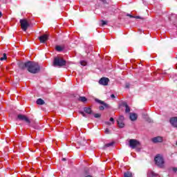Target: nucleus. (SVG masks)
Here are the masks:
<instances>
[{"mask_svg": "<svg viewBox=\"0 0 177 177\" xmlns=\"http://www.w3.org/2000/svg\"><path fill=\"white\" fill-rule=\"evenodd\" d=\"M80 114H82V115L83 117H86V114H85V113H84V112H82V111L80 112Z\"/></svg>", "mask_w": 177, "mask_h": 177, "instance_id": "obj_29", "label": "nucleus"}, {"mask_svg": "<svg viewBox=\"0 0 177 177\" xmlns=\"http://www.w3.org/2000/svg\"><path fill=\"white\" fill-rule=\"evenodd\" d=\"M126 88H129V85H126Z\"/></svg>", "mask_w": 177, "mask_h": 177, "instance_id": "obj_37", "label": "nucleus"}, {"mask_svg": "<svg viewBox=\"0 0 177 177\" xmlns=\"http://www.w3.org/2000/svg\"><path fill=\"white\" fill-rule=\"evenodd\" d=\"M124 177H132V173L131 171H126L124 174Z\"/></svg>", "mask_w": 177, "mask_h": 177, "instance_id": "obj_20", "label": "nucleus"}, {"mask_svg": "<svg viewBox=\"0 0 177 177\" xmlns=\"http://www.w3.org/2000/svg\"><path fill=\"white\" fill-rule=\"evenodd\" d=\"M56 50H57V52H62V50H63V48H62V46H57L55 47Z\"/></svg>", "mask_w": 177, "mask_h": 177, "instance_id": "obj_21", "label": "nucleus"}, {"mask_svg": "<svg viewBox=\"0 0 177 177\" xmlns=\"http://www.w3.org/2000/svg\"><path fill=\"white\" fill-rule=\"evenodd\" d=\"M169 122L174 128H177V118L174 117L170 118Z\"/></svg>", "mask_w": 177, "mask_h": 177, "instance_id": "obj_10", "label": "nucleus"}, {"mask_svg": "<svg viewBox=\"0 0 177 177\" xmlns=\"http://www.w3.org/2000/svg\"><path fill=\"white\" fill-rule=\"evenodd\" d=\"M152 142L153 143H162V142H164V138L161 136H157L152 138Z\"/></svg>", "mask_w": 177, "mask_h": 177, "instance_id": "obj_8", "label": "nucleus"}, {"mask_svg": "<svg viewBox=\"0 0 177 177\" xmlns=\"http://www.w3.org/2000/svg\"><path fill=\"white\" fill-rule=\"evenodd\" d=\"M100 1H102V2H104V0H100Z\"/></svg>", "mask_w": 177, "mask_h": 177, "instance_id": "obj_39", "label": "nucleus"}, {"mask_svg": "<svg viewBox=\"0 0 177 177\" xmlns=\"http://www.w3.org/2000/svg\"><path fill=\"white\" fill-rule=\"evenodd\" d=\"M127 16H129V17H131V19H133V17H135V16L131 15H129V14H128Z\"/></svg>", "mask_w": 177, "mask_h": 177, "instance_id": "obj_32", "label": "nucleus"}, {"mask_svg": "<svg viewBox=\"0 0 177 177\" xmlns=\"http://www.w3.org/2000/svg\"><path fill=\"white\" fill-rule=\"evenodd\" d=\"M124 116L121 115V116H120L119 118L117 120V122H120V121L124 122Z\"/></svg>", "mask_w": 177, "mask_h": 177, "instance_id": "obj_23", "label": "nucleus"}, {"mask_svg": "<svg viewBox=\"0 0 177 177\" xmlns=\"http://www.w3.org/2000/svg\"><path fill=\"white\" fill-rule=\"evenodd\" d=\"M129 146L131 149H136V147H139V146H140V142L138 140L131 139L129 141Z\"/></svg>", "mask_w": 177, "mask_h": 177, "instance_id": "obj_4", "label": "nucleus"}, {"mask_svg": "<svg viewBox=\"0 0 177 177\" xmlns=\"http://www.w3.org/2000/svg\"><path fill=\"white\" fill-rule=\"evenodd\" d=\"M37 104H40V105H42V104H45V101H44V100L41 99V98H39L37 102H36Z\"/></svg>", "mask_w": 177, "mask_h": 177, "instance_id": "obj_18", "label": "nucleus"}, {"mask_svg": "<svg viewBox=\"0 0 177 177\" xmlns=\"http://www.w3.org/2000/svg\"><path fill=\"white\" fill-rule=\"evenodd\" d=\"M111 97H112L113 99H114V98L115 97V95L114 94H112V95H111Z\"/></svg>", "mask_w": 177, "mask_h": 177, "instance_id": "obj_34", "label": "nucleus"}, {"mask_svg": "<svg viewBox=\"0 0 177 177\" xmlns=\"http://www.w3.org/2000/svg\"><path fill=\"white\" fill-rule=\"evenodd\" d=\"M19 68H21L22 70H24V68H27V62H26V63H23V62L19 63Z\"/></svg>", "mask_w": 177, "mask_h": 177, "instance_id": "obj_17", "label": "nucleus"}, {"mask_svg": "<svg viewBox=\"0 0 177 177\" xmlns=\"http://www.w3.org/2000/svg\"><path fill=\"white\" fill-rule=\"evenodd\" d=\"M118 122V125L119 127V128H124V127H125V124H124V122L120 121V122Z\"/></svg>", "mask_w": 177, "mask_h": 177, "instance_id": "obj_19", "label": "nucleus"}, {"mask_svg": "<svg viewBox=\"0 0 177 177\" xmlns=\"http://www.w3.org/2000/svg\"><path fill=\"white\" fill-rule=\"evenodd\" d=\"M155 162L156 165L160 168H164V164H165V162L164 161V158H162V156L157 155L155 157Z\"/></svg>", "mask_w": 177, "mask_h": 177, "instance_id": "obj_3", "label": "nucleus"}, {"mask_svg": "<svg viewBox=\"0 0 177 177\" xmlns=\"http://www.w3.org/2000/svg\"><path fill=\"white\" fill-rule=\"evenodd\" d=\"M147 175L148 177H160L158 174L154 173L153 171H149Z\"/></svg>", "mask_w": 177, "mask_h": 177, "instance_id": "obj_15", "label": "nucleus"}, {"mask_svg": "<svg viewBox=\"0 0 177 177\" xmlns=\"http://www.w3.org/2000/svg\"><path fill=\"white\" fill-rule=\"evenodd\" d=\"M48 35H44L42 36H40L39 39L40 42H41V44H45V42H46V41H48Z\"/></svg>", "mask_w": 177, "mask_h": 177, "instance_id": "obj_11", "label": "nucleus"}, {"mask_svg": "<svg viewBox=\"0 0 177 177\" xmlns=\"http://www.w3.org/2000/svg\"><path fill=\"white\" fill-rule=\"evenodd\" d=\"M105 124L106 125H111V122H106Z\"/></svg>", "mask_w": 177, "mask_h": 177, "instance_id": "obj_33", "label": "nucleus"}, {"mask_svg": "<svg viewBox=\"0 0 177 177\" xmlns=\"http://www.w3.org/2000/svg\"><path fill=\"white\" fill-rule=\"evenodd\" d=\"M6 59H7L6 53H4L3 55V57L0 58V60L2 62L3 60H6Z\"/></svg>", "mask_w": 177, "mask_h": 177, "instance_id": "obj_24", "label": "nucleus"}, {"mask_svg": "<svg viewBox=\"0 0 177 177\" xmlns=\"http://www.w3.org/2000/svg\"><path fill=\"white\" fill-rule=\"evenodd\" d=\"M79 100H80V102H86L87 100H86V97H80Z\"/></svg>", "mask_w": 177, "mask_h": 177, "instance_id": "obj_22", "label": "nucleus"}, {"mask_svg": "<svg viewBox=\"0 0 177 177\" xmlns=\"http://www.w3.org/2000/svg\"><path fill=\"white\" fill-rule=\"evenodd\" d=\"M122 106L126 108L125 113H129V111H131V109L129 108V106H128V104L126 102H123L122 103Z\"/></svg>", "mask_w": 177, "mask_h": 177, "instance_id": "obj_13", "label": "nucleus"}, {"mask_svg": "<svg viewBox=\"0 0 177 177\" xmlns=\"http://www.w3.org/2000/svg\"><path fill=\"white\" fill-rule=\"evenodd\" d=\"M20 24H21V28L23 31H27V28L30 27V24L28 23V21L27 19H20Z\"/></svg>", "mask_w": 177, "mask_h": 177, "instance_id": "obj_5", "label": "nucleus"}, {"mask_svg": "<svg viewBox=\"0 0 177 177\" xmlns=\"http://www.w3.org/2000/svg\"><path fill=\"white\" fill-rule=\"evenodd\" d=\"M53 66L63 67V66H66V60L63 59V58L57 57L54 59Z\"/></svg>", "mask_w": 177, "mask_h": 177, "instance_id": "obj_2", "label": "nucleus"}, {"mask_svg": "<svg viewBox=\"0 0 177 177\" xmlns=\"http://www.w3.org/2000/svg\"><path fill=\"white\" fill-rule=\"evenodd\" d=\"M84 111L86 112V114H93V111H92V109L91 107H84Z\"/></svg>", "mask_w": 177, "mask_h": 177, "instance_id": "obj_14", "label": "nucleus"}, {"mask_svg": "<svg viewBox=\"0 0 177 177\" xmlns=\"http://www.w3.org/2000/svg\"><path fill=\"white\" fill-rule=\"evenodd\" d=\"M17 118L20 121H25V122H27L28 124H30L31 122V121H30V119H28V118H27L24 115L19 114L18 115Z\"/></svg>", "mask_w": 177, "mask_h": 177, "instance_id": "obj_6", "label": "nucleus"}, {"mask_svg": "<svg viewBox=\"0 0 177 177\" xmlns=\"http://www.w3.org/2000/svg\"><path fill=\"white\" fill-rule=\"evenodd\" d=\"M169 174H176L177 168L176 167H170L168 169Z\"/></svg>", "mask_w": 177, "mask_h": 177, "instance_id": "obj_16", "label": "nucleus"}, {"mask_svg": "<svg viewBox=\"0 0 177 177\" xmlns=\"http://www.w3.org/2000/svg\"><path fill=\"white\" fill-rule=\"evenodd\" d=\"M133 19H140V17H139V16H136V17H133Z\"/></svg>", "mask_w": 177, "mask_h": 177, "instance_id": "obj_35", "label": "nucleus"}, {"mask_svg": "<svg viewBox=\"0 0 177 177\" xmlns=\"http://www.w3.org/2000/svg\"><path fill=\"white\" fill-rule=\"evenodd\" d=\"M95 102H97V103H100V104H102V106H100V110L103 111L104 110V109L109 107V105L106 103H104V102L98 99L95 100Z\"/></svg>", "mask_w": 177, "mask_h": 177, "instance_id": "obj_7", "label": "nucleus"}, {"mask_svg": "<svg viewBox=\"0 0 177 177\" xmlns=\"http://www.w3.org/2000/svg\"><path fill=\"white\" fill-rule=\"evenodd\" d=\"M0 17H2V12H0Z\"/></svg>", "mask_w": 177, "mask_h": 177, "instance_id": "obj_36", "label": "nucleus"}, {"mask_svg": "<svg viewBox=\"0 0 177 177\" xmlns=\"http://www.w3.org/2000/svg\"><path fill=\"white\" fill-rule=\"evenodd\" d=\"M105 133H110V130H109V129H106Z\"/></svg>", "mask_w": 177, "mask_h": 177, "instance_id": "obj_30", "label": "nucleus"}, {"mask_svg": "<svg viewBox=\"0 0 177 177\" xmlns=\"http://www.w3.org/2000/svg\"><path fill=\"white\" fill-rule=\"evenodd\" d=\"M62 160H63V161H66V158H63Z\"/></svg>", "mask_w": 177, "mask_h": 177, "instance_id": "obj_38", "label": "nucleus"}, {"mask_svg": "<svg viewBox=\"0 0 177 177\" xmlns=\"http://www.w3.org/2000/svg\"><path fill=\"white\" fill-rule=\"evenodd\" d=\"M111 122H113V124H114V118H111L110 120Z\"/></svg>", "mask_w": 177, "mask_h": 177, "instance_id": "obj_31", "label": "nucleus"}, {"mask_svg": "<svg viewBox=\"0 0 177 177\" xmlns=\"http://www.w3.org/2000/svg\"><path fill=\"white\" fill-rule=\"evenodd\" d=\"M26 66L28 71L32 74H37L39 72V65L37 62L29 61L27 62Z\"/></svg>", "mask_w": 177, "mask_h": 177, "instance_id": "obj_1", "label": "nucleus"}, {"mask_svg": "<svg viewBox=\"0 0 177 177\" xmlns=\"http://www.w3.org/2000/svg\"><path fill=\"white\" fill-rule=\"evenodd\" d=\"M109 78L107 77H102L100 80L99 81V84H100V85H108L109 84Z\"/></svg>", "mask_w": 177, "mask_h": 177, "instance_id": "obj_9", "label": "nucleus"}, {"mask_svg": "<svg viewBox=\"0 0 177 177\" xmlns=\"http://www.w3.org/2000/svg\"><path fill=\"white\" fill-rule=\"evenodd\" d=\"M129 118L131 121H136L138 120V114L130 113Z\"/></svg>", "mask_w": 177, "mask_h": 177, "instance_id": "obj_12", "label": "nucleus"}, {"mask_svg": "<svg viewBox=\"0 0 177 177\" xmlns=\"http://www.w3.org/2000/svg\"><path fill=\"white\" fill-rule=\"evenodd\" d=\"M80 64L82 65V66H86V61H81L80 62Z\"/></svg>", "mask_w": 177, "mask_h": 177, "instance_id": "obj_26", "label": "nucleus"}, {"mask_svg": "<svg viewBox=\"0 0 177 177\" xmlns=\"http://www.w3.org/2000/svg\"><path fill=\"white\" fill-rule=\"evenodd\" d=\"M101 23H102V26H106V24H107V22L103 20L101 21Z\"/></svg>", "mask_w": 177, "mask_h": 177, "instance_id": "obj_28", "label": "nucleus"}, {"mask_svg": "<svg viewBox=\"0 0 177 177\" xmlns=\"http://www.w3.org/2000/svg\"><path fill=\"white\" fill-rule=\"evenodd\" d=\"M95 118H100V113H95L94 114Z\"/></svg>", "mask_w": 177, "mask_h": 177, "instance_id": "obj_27", "label": "nucleus"}, {"mask_svg": "<svg viewBox=\"0 0 177 177\" xmlns=\"http://www.w3.org/2000/svg\"><path fill=\"white\" fill-rule=\"evenodd\" d=\"M114 145V142H109L105 145V147H111Z\"/></svg>", "mask_w": 177, "mask_h": 177, "instance_id": "obj_25", "label": "nucleus"}]
</instances>
